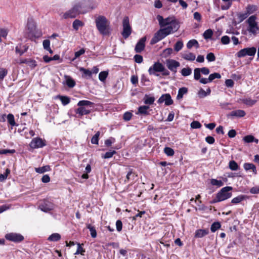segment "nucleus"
Listing matches in <instances>:
<instances>
[{
    "label": "nucleus",
    "mask_w": 259,
    "mask_h": 259,
    "mask_svg": "<svg viewBox=\"0 0 259 259\" xmlns=\"http://www.w3.org/2000/svg\"><path fill=\"white\" fill-rule=\"evenodd\" d=\"M254 137L252 135H247L243 137V140L244 142L249 143L253 142Z\"/></svg>",
    "instance_id": "nucleus-52"
},
{
    "label": "nucleus",
    "mask_w": 259,
    "mask_h": 259,
    "mask_svg": "<svg viewBox=\"0 0 259 259\" xmlns=\"http://www.w3.org/2000/svg\"><path fill=\"white\" fill-rule=\"evenodd\" d=\"M134 60L137 63H141L143 61V57L140 55H135L134 57Z\"/></svg>",
    "instance_id": "nucleus-60"
},
{
    "label": "nucleus",
    "mask_w": 259,
    "mask_h": 259,
    "mask_svg": "<svg viewBox=\"0 0 259 259\" xmlns=\"http://www.w3.org/2000/svg\"><path fill=\"white\" fill-rule=\"evenodd\" d=\"M8 71L6 69L1 68H0V79H3L7 74Z\"/></svg>",
    "instance_id": "nucleus-62"
},
{
    "label": "nucleus",
    "mask_w": 259,
    "mask_h": 259,
    "mask_svg": "<svg viewBox=\"0 0 259 259\" xmlns=\"http://www.w3.org/2000/svg\"><path fill=\"white\" fill-rule=\"evenodd\" d=\"M248 197L246 195H240L232 199L231 200V203L233 204H238L244 200L246 199Z\"/></svg>",
    "instance_id": "nucleus-25"
},
{
    "label": "nucleus",
    "mask_w": 259,
    "mask_h": 259,
    "mask_svg": "<svg viewBox=\"0 0 259 259\" xmlns=\"http://www.w3.org/2000/svg\"><path fill=\"white\" fill-rule=\"evenodd\" d=\"M87 13L86 10H82V6L80 5L79 1L73 6V7L67 12L60 15V16L65 19L68 18H74L79 14H84Z\"/></svg>",
    "instance_id": "nucleus-2"
},
{
    "label": "nucleus",
    "mask_w": 259,
    "mask_h": 259,
    "mask_svg": "<svg viewBox=\"0 0 259 259\" xmlns=\"http://www.w3.org/2000/svg\"><path fill=\"white\" fill-rule=\"evenodd\" d=\"M221 75L219 73L214 72L213 73L210 74L208 77V80L210 82L212 81L215 78H221Z\"/></svg>",
    "instance_id": "nucleus-45"
},
{
    "label": "nucleus",
    "mask_w": 259,
    "mask_h": 259,
    "mask_svg": "<svg viewBox=\"0 0 259 259\" xmlns=\"http://www.w3.org/2000/svg\"><path fill=\"white\" fill-rule=\"evenodd\" d=\"M100 135V132L99 131L97 132L95 135L92 137L91 139V143L93 144L98 145L99 143V137Z\"/></svg>",
    "instance_id": "nucleus-40"
},
{
    "label": "nucleus",
    "mask_w": 259,
    "mask_h": 259,
    "mask_svg": "<svg viewBox=\"0 0 259 259\" xmlns=\"http://www.w3.org/2000/svg\"><path fill=\"white\" fill-rule=\"evenodd\" d=\"M173 50L171 48H167L163 51V56L164 57H167L172 54Z\"/></svg>",
    "instance_id": "nucleus-58"
},
{
    "label": "nucleus",
    "mask_w": 259,
    "mask_h": 259,
    "mask_svg": "<svg viewBox=\"0 0 259 259\" xmlns=\"http://www.w3.org/2000/svg\"><path fill=\"white\" fill-rule=\"evenodd\" d=\"M201 71L200 68H196L194 70V78L198 80L201 78Z\"/></svg>",
    "instance_id": "nucleus-48"
},
{
    "label": "nucleus",
    "mask_w": 259,
    "mask_h": 259,
    "mask_svg": "<svg viewBox=\"0 0 259 259\" xmlns=\"http://www.w3.org/2000/svg\"><path fill=\"white\" fill-rule=\"evenodd\" d=\"M149 108L148 106H140L138 108V112L139 113L143 115H148L149 114L148 110Z\"/></svg>",
    "instance_id": "nucleus-30"
},
{
    "label": "nucleus",
    "mask_w": 259,
    "mask_h": 259,
    "mask_svg": "<svg viewBox=\"0 0 259 259\" xmlns=\"http://www.w3.org/2000/svg\"><path fill=\"white\" fill-rule=\"evenodd\" d=\"M30 147L32 148H42L46 145L45 142L40 138H35L32 140Z\"/></svg>",
    "instance_id": "nucleus-13"
},
{
    "label": "nucleus",
    "mask_w": 259,
    "mask_h": 259,
    "mask_svg": "<svg viewBox=\"0 0 259 259\" xmlns=\"http://www.w3.org/2000/svg\"><path fill=\"white\" fill-rule=\"evenodd\" d=\"M165 63L168 69L174 74L177 72V68L180 66V62L173 59L166 60Z\"/></svg>",
    "instance_id": "nucleus-10"
},
{
    "label": "nucleus",
    "mask_w": 259,
    "mask_h": 259,
    "mask_svg": "<svg viewBox=\"0 0 259 259\" xmlns=\"http://www.w3.org/2000/svg\"><path fill=\"white\" fill-rule=\"evenodd\" d=\"M61 239V235L58 233H53L52 235H51L49 238H48V240L50 241H57Z\"/></svg>",
    "instance_id": "nucleus-34"
},
{
    "label": "nucleus",
    "mask_w": 259,
    "mask_h": 259,
    "mask_svg": "<svg viewBox=\"0 0 259 259\" xmlns=\"http://www.w3.org/2000/svg\"><path fill=\"white\" fill-rule=\"evenodd\" d=\"M77 106L93 108L94 106V103L88 100H81L78 102Z\"/></svg>",
    "instance_id": "nucleus-21"
},
{
    "label": "nucleus",
    "mask_w": 259,
    "mask_h": 259,
    "mask_svg": "<svg viewBox=\"0 0 259 259\" xmlns=\"http://www.w3.org/2000/svg\"><path fill=\"white\" fill-rule=\"evenodd\" d=\"M243 167L245 170L247 171L249 170H252V172L256 175L257 174V170L256 167L254 164L251 163H245L243 164Z\"/></svg>",
    "instance_id": "nucleus-23"
},
{
    "label": "nucleus",
    "mask_w": 259,
    "mask_h": 259,
    "mask_svg": "<svg viewBox=\"0 0 259 259\" xmlns=\"http://www.w3.org/2000/svg\"><path fill=\"white\" fill-rule=\"evenodd\" d=\"M232 190V187L230 186H226L223 188L216 194V197L210 202V203H215L230 198L232 196V194L231 192H229V191Z\"/></svg>",
    "instance_id": "nucleus-3"
},
{
    "label": "nucleus",
    "mask_w": 259,
    "mask_h": 259,
    "mask_svg": "<svg viewBox=\"0 0 259 259\" xmlns=\"http://www.w3.org/2000/svg\"><path fill=\"white\" fill-rule=\"evenodd\" d=\"M77 244V250L74 254H83V253L85 252L84 249L81 247V244L80 243H78Z\"/></svg>",
    "instance_id": "nucleus-56"
},
{
    "label": "nucleus",
    "mask_w": 259,
    "mask_h": 259,
    "mask_svg": "<svg viewBox=\"0 0 259 259\" xmlns=\"http://www.w3.org/2000/svg\"><path fill=\"white\" fill-rule=\"evenodd\" d=\"M122 31L121 34L124 39H127L131 34L132 28L130 24L128 17H125L122 20Z\"/></svg>",
    "instance_id": "nucleus-5"
},
{
    "label": "nucleus",
    "mask_w": 259,
    "mask_h": 259,
    "mask_svg": "<svg viewBox=\"0 0 259 259\" xmlns=\"http://www.w3.org/2000/svg\"><path fill=\"white\" fill-rule=\"evenodd\" d=\"M229 167L232 170H237L239 167L237 162L234 160L229 162Z\"/></svg>",
    "instance_id": "nucleus-37"
},
{
    "label": "nucleus",
    "mask_w": 259,
    "mask_h": 259,
    "mask_svg": "<svg viewBox=\"0 0 259 259\" xmlns=\"http://www.w3.org/2000/svg\"><path fill=\"white\" fill-rule=\"evenodd\" d=\"M194 46L196 48H198L199 47L198 42L197 41V40L194 39L189 40L187 44V47L189 49L192 48Z\"/></svg>",
    "instance_id": "nucleus-31"
},
{
    "label": "nucleus",
    "mask_w": 259,
    "mask_h": 259,
    "mask_svg": "<svg viewBox=\"0 0 259 259\" xmlns=\"http://www.w3.org/2000/svg\"><path fill=\"white\" fill-rule=\"evenodd\" d=\"M243 103L248 106H252L255 104L256 101L255 100H252L251 98H245L242 100Z\"/></svg>",
    "instance_id": "nucleus-33"
},
{
    "label": "nucleus",
    "mask_w": 259,
    "mask_h": 259,
    "mask_svg": "<svg viewBox=\"0 0 259 259\" xmlns=\"http://www.w3.org/2000/svg\"><path fill=\"white\" fill-rule=\"evenodd\" d=\"M97 29L103 35H108L110 33V23L107 19L103 16H99L95 19Z\"/></svg>",
    "instance_id": "nucleus-1"
},
{
    "label": "nucleus",
    "mask_w": 259,
    "mask_h": 259,
    "mask_svg": "<svg viewBox=\"0 0 259 259\" xmlns=\"http://www.w3.org/2000/svg\"><path fill=\"white\" fill-rule=\"evenodd\" d=\"M10 172V169L7 168L6 170V172L4 174H0V182H3L5 180H6L8 177V174Z\"/></svg>",
    "instance_id": "nucleus-59"
},
{
    "label": "nucleus",
    "mask_w": 259,
    "mask_h": 259,
    "mask_svg": "<svg viewBox=\"0 0 259 259\" xmlns=\"http://www.w3.org/2000/svg\"><path fill=\"white\" fill-rule=\"evenodd\" d=\"M168 35H169L168 33L167 32L164 28L160 29L154 34L150 41V44L154 45L156 44Z\"/></svg>",
    "instance_id": "nucleus-6"
},
{
    "label": "nucleus",
    "mask_w": 259,
    "mask_h": 259,
    "mask_svg": "<svg viewBox=\"0 0 259 259\" xmlns=\"http://www.w3.org/2000/svg\"><path fill=\"white\" fill-rule=\"evenodd\" d=\"M79 70L83 73V75L85 77H90L92 76V72L89 69H85L84 68H80Z\"/></svg>",
    "instance_id": "nucleus-49"
},
{
    "label": "nucleus",
    "mask_w": 259,
    "mask_h": 259,
    "mask_svg": "<svg viewBox=\"0 0 259 259\" xmlns=\"http://www.w3.org/2000/svg\"><path fill=\"white\" fill-rule=\"evenodd\" d=\"M57 98H58L60 100L62 104L64 106H66L70 102V99L68 97L58 95L57 96Z\"/></svg>",
    "instance_id": "nucleus-29"
},
{
    "label": "nucleus",
    "mask_w": 259,
    "mask_h": 259,
    "mask_svg": "<svg viewBox=\"0 0 259 259\" xmlns=\"http://www.w3.org/2000/svg\"><path fill=\"white\" fill-rule=\"evenodd\" d=\"M210 183L213 186H216L218 187H220L224 185L223 182L221 180H218L217 179H212Z\"/></svg>",
    "instance_id": "nucleus-44"
},
{
    "label": "nucleus",
    "mask_w": 259,
    "mask_h": 259,
    "mask_svg": "<svg viewBox=\"0 0 259 259\" xmlns=\"http://www.w3.org/2000/svg\"><path fill=\"white\" fill-rule=\"evenodd\" d=\"M146 40V37L145 36L142 37L137 43L135 48V51L137 53H141L145 48V41Z\"/></svg>",
    "instance_id": "nucleus-17"
},
{
    "label": "nucleus",
    "mask_w": 259,
    "mask_h": 259,
    "mask_svg": "<svg viewBox=\"0 0 259 259\" xmlns=\"http://www.w3.org/2000/svg\"><path fill=\"white\" fill-rule=\"evenodd\" d=\"M179 23L175 20H172L168 26L164 27V29L168 33V34L176 32L179 28Z\"/></svg>",
    "instance_id": "nucleus-14"
},
{
    "label": "nucleus",
    "mask_w": 259,
    "mask_h": 259,
    "mask_svg": "<svg viewBox=\"0 0 259 259\" xmlns=\"http://www.w3.org/2000/svg\"><path fill=\"white\" fill-rule=\"evenodd\" d=\"M256 52V49L255 47L246 48L238 51L237 53V56L239 58L244 57L247 55L254 56Z\"/></svg>",
    "instance_id": "nucleus-8"
},
{
    "label": "nucleus",
    "mask_w": 259,
    "mask_h": 259,
    "mask_svg": "<svg viewBox=\"0 0 259 259\" xmlns=\"http://www.w3.org/2000/svg\"><path fill=\"white\" fill-rule=\"evenodd\" d=\"M213 34V31L211 29H208L205 30L203 33V37L205 39L211 38Z\"/></svg>",
    "instance_id": "nucleus-42"
},
{
    "label": "nucleus",
    "mask_w": 259,
    "mask_h": 259,
    "mask_svg": "<svg viewBox=\"0 0 259 259\" xmlns=\"http://www.w3.org/2000/svg\"><path fill=\"white\" fill-rule=\"evenodd\" d=\"M27 28L31 36H35L36 25L32 18H28Z\"/></svg>",
    "instance_id": "nucleus-16"
},
{
    "label": "nucleus",
    "mask_w": 259,
    "mask_h": 259,
    "mask_svg": "<svg viewBox=\"0 0 259 259\" xmlns=\"http://www.w3.org/2000/svg\"><path fill=\"white\" fill-rule=\"evenodd\" d=\"M134 177L135 176L133 174V170L130 169L126 175V179L125 180V182H128L130 179L134 180Z\"/></svg>",
    "instance_id": "nucleus-55"
},
{
    "label": "nucleus",
    "mask_w": 259,
    "mask_h": 259,
    "mask_svg": "<svg viewBox=\"0 0 259 259\" xmlns=\"http://www.w3.org/2000/svg\"><path fill=\"white\" fill-rule=\"evenodd\" d=\"M164 65L159 62H155L153 65L151 66L148 69V72L150 75H155L158 76L156 72H160Z\"/></svg>",
    "instance_id": "nucleus-11"
},
{
    "label": "nucleus",
    "mask_w": 259,
    "mask_h": 259,
    "mask_svg": "<svg viewBox=\"0 0 259 259\" xmlns=\"http://www.w3.org/2000/svg\"><path fill=\"white\" fill-rule=\"evenodd\" d=\"M157 19L159 22V24L161 27H166L168 26L169 24L171 22L172 20L170 18H167L165 19H164L162 16L160 15H158L157 16Z\"/></svg>",
    "instance_id": "nucleus-19"
},
{
    "label": "nucleus",
    "mask_w": 259,
    "mask_h": 259,
    "mask_svg": "<svg viewBox=\"0 0 259 259\" xmlns=\"http://www.w3.org/2000/svg\"><path fill=\"white\" fill-rule=\"evenodd\" d=\"M256 17L255 15H252L247 20L248 24L247 30L254 35L259 33V26L256 22Z\"/></svg>",
    "instance_id": "nucleus-4"
},
{
    "label": "nucleus",
    "mask_w": 259,
    "mask_h": 259,
    "mask_svg": "<svg viewBox=\"0 0 259 259\" xmlns=\"http://www.w3.org/2000/svg\"><path fill=\"white\" fill-rule=\"evenodd\" d=\"M257 7L254 5H248L246 7V12L249 15L256 11Z\"/></svg>",
    "instance_id": "nucleus-26"
},
{
    "label": "nucleus",
    "mask_w": 259,
    "mask_h": 259,
    "mask_svg": "<svg viewBox=\"0 0 259 259\" xmlns=\"http://www.w3.org/2000/svg\"><path fill=\"white\" fill-rule=\"evenodd\" d=\"M133 114L130 112H126L123 116V119L125 121H129L131 119Z\"/></svg>",
    "instance_id": "nucleus-57"
},
{
    "label": "nucleus",
    "mask_w": 259,
    "mask_h": 259,
    "mask_svg": "<svg viewBox=\"0 0 259 259\" xmlns=\"http://www.w3.org/2000/svg\"><path fill=\"white\" fill-rule=\"evenodd\" d=\"M116 153L115 150H110L106 152L104 154L102 155V157L104 159H108L111 158Z\"/></svg>",
    "instance_id": "nucleus-35"
},
{
    "label": "nucleus",
    "mask_w": 259,
    "mask_h": 259,
    "mask_svg": "<svg viewBox=\"0 0 259 259\" xmlns=\"http://www.w3.org/2000/svg\"><path fill=\"white\" fill-rule=\"evenodd\" d=\"M209 231L208 229H199L197 230L195 233L196 238H202L208 234Z\"/></svg>",
    "instance_id": "nucleus-22"
},
{
    "label": "nucleus",
    "mask_w": 259,
    "mask_h": 259,
    "mask_svg": "<svg viewBox=\"0 0 259 259\" xmlns=\"http://www.w3.org/2000/svg\"><path fill=\"white\" fill-rule=\"evenodd\" d=\"M192 73V69L189 68H184L181 70V74L184 76H187Z\"/></svg>",
    "instance_id": "nucleus-43"
},
{
    "label": "nucleus",
    "mask_w": 259,
    "mask_h": 259,
    "mask_svg": "<svg viewBox=\"0 0 259 259\" xmlns=\"http://www.w3.org/2000/svg\"><path fill=\"white\" fill-rule=\"evenodd\" d=\"M7 120L8 123L12 126H14L16 125L15 121L14 116L12 114H9L7 115Z\"/></svg>",
    "instance_id": "nucleus-39"
},
{
    "label": "nucleus",
    "mask_w": 259,
    "mask_h": 259,
    "mask_svg": "<svg viewBox=\"0 0 259 259\" xmlns=\"http://www.w3.org/2000/svg\"><path fill=\"white\" fill-rule=\"evenodd\" d=\"M5 238L12 242L19 243L22 241L24 238L20 234L16 233H10L5 235Z\"/></svg>",
    "instance_id": "nucleus-9"
},
{
    "label": "nucleus",
    "mask_w": 259,
    "mask_h": 259,
    "mask_svg": "<svg viewBox=\"0 0 259 259\" xmlns=\"http://www.w3.org/2000/svg\"><path fill=\"white\" fill-rule=\"evenodd\" d=\"M155 101V98L153 97H148V95H146L144 98V103L145 104L151 105L153 104Z\"/></svg>",
    "instance_id": "nucleus-38"
},
{
    "label": "nucleus",
    "mask_w": 259,
    "mask_h": 259,
    "mask_svg": "<svg viewBox=\"0 0 259 259\" xmlns=\"http://www.w3.org/2000/svg\"><path fill=\"white\" fill-rule=\"evenodd\" d=\"M28 66H29L31 68H34L36 66V62L30 59H28L27 64Z\"/></svg>",
    "instance_id": "nucleus-63"
},
{
    "label": "nucleus",
    "mask_w": 259,
    "mask_h": 259,
    "mask_svg": "<svg viewBox=\"0 0 259 259\" xmlns=\"http://www.w3.org/2000/svg\"><path fill=\"white\" fill-rule=\"evenodd\" d=\"M188 93V89L186 87L180 88L178 91V94L177 96V100H180L183 98V95Z\"/></svg>",
    "instance_id": "nucleus-27"
},
{
    "label": "nucleus",
    "mask_w": 259,
    "mask_h": 259,
    "mask_svg": "<svg viewBox=\"0 0 259 259\" xmlns=\"http://www.w3.org/2000/svg\"><path fill=\"white\" fill-rule=\"evenodd\" d=\"M221 227V224L218 222H214L211 226L210 230L212 232H215L217 230L220 229Z\"/></svg>",
    "instance_id": "nucleus-46"
},
{
    "label": "nucleus",
    "mask_w": 259,
    "mask_h": 259,
    "mask_svg": "<svg viewBox=\"0 0 259 259\" xmlns=\"http://www.w3.org/2000/svg\"><path fill=\"white\" fill-rule=\"evenodd\" d=\"M158 103L161 104L164 102L166 106L171 105L173 104V100L169 94H163L158 100Z\"/></svg>",
    "instance_id": "nucleus-15"
},
{
    "label": "nucleus",
    "mask_w": 259,
    "mask_h": 259,
    "mask_svg": "<svg viewBox=\"0 0 259 259\" xmlns=\"http://www.w3.org/2000/svg\"><path fill=\"white\" fill-rule=\"evenodd\" d=\"M39 208L42 211L47 212L54 208L53 204L47 200H44L39 205Z\"/></svg>",
    "instance_id": "nucleus-12"
},
{
    "label": "nucleus",
    "mask_w": 259,
    "mask_h": 259,
    "mask_svg": "<svg viewBox=\"0 0 259 259\" xmlns=\"http://www.w3.org/2000/svg\"><path fill=\"white\" fill-rule=\"evenodd\" d=\"M183 47V43L182 41H178L174 46V50L176 52L180 51Z\"/></svg>",
    "instance_id": "nucleus-50"
},
{
    "label": "nucleus",
    "mask_w": 259,
    "mask_h": 259,
    "mask_svg": "<svg viewBox=\"0 0 259 259\" xmlns=\"http://www.w3.org/2000/svg\"><path fill=\"white\" fill-rule=\"evenodd\" d=\"M108 73L107 71H101L99 74V79L101 81H104L107 77Z\"/></svg>",
    "instance_id": "nucleus-47"
},
{
    "label": "nucleus",
    "mask_w": 259,
    "mask_h": 259,
    "mask_svg": "<svg viewBox=\"0 0 259 259\" xmlns=\"http://www.w3.org/2000/svg\"><path fill=\"white\" fill-rule=\"evenodd\" d=\"M83 25V23L81 21L78 19L75 20L72 24L73 28L75 30H77L79 27L82 26Z\"/></svg>",
    "instance_id": "nucleus-36"
},
{
    "label": "nucleus",
    "mask_w": 259,
    "mask_h": 259,
    "mask_svg": "<svg viewBox=\"0 0 259 259\" xmlns=\"http://www.w3.org/2000/svg\"><path fill=\"white\" fill-rule=\"evenodd\" d=\"M87 228L89 229L92 237L96 238L97 237V232L95 227L91 224H87Z\"/></svg>",
    "instance_id": "nucleus-32"
},
{
    "label": "nucleus",
    "mask_w": 259,
    "mask_h": 259,
    "mask_svg": "<svg viewBox=\"0 0 259 259\" xmlns=\"http://www.w3.org/2000/svg\"><path fill=\"white\" fill-rule=\"evenodd\" d=\"M206 59L208 62H213L215 60V57L213 53H209L206 56Z\"/></svg>",
    "instance_id": "nucleus-61"
},
{
    "label": "nucleus",
    "mask_w": 259,
    "mask_h": 259,
    "mask_svg": "<svg viewBox=\"0 0 259 259\" xmlns=\"http://www.w3.org/2000/svg\"><path fill=\"white\" fill-rule=\"evenodd\" d=\"M182 57L184 59L191 61H194L196 58L195 55L190 52L183 53Z\"/></svg>",
    "instance_id": "nucleus-24"
},
{
    "label": "nucleus",
    "mask_w": 259,
    "mask_h": 259,
    "mask_svg": "<svg viewBox=\"0 0 259 259\" xmlns=\"http://www.w3.org/2000/svg\"><path fill=\"white\" fill-rule=\"evenodd\" d=\"M79 107L75 110L76 114L82 116L84 115L89 114L92 110V108H87L83 106H78Z\"/></svg>",
    "instance_id": "nucleus-18"
},
{
    "label": "nucleus",
    "mask_w": 259,
    "mask_h": 259,
    "mask_svg": "<svg viewBox=\"0 0 259 259\" xmlns=\"http://www.w3.org/2000/svg\"><path fill=\"white\" fill-rule=\"evenodd\" d=\"M164 153L168 156H171L174 155V150L170 147H165L164 149Z\"/></svg>",
    "instance_id": "nucleus-51"
},
{
    "label": "nucleus",
    "mask_w": 259,
    "mask_h": 259,
    "mask_svg": "<svg viewBox=\"0 0 259 259\" xmlns=\"http://www.w3.org/2000/svg\"><path fill=\"white\" fill-rule=\"evenodd\" d=\"M35 170L38 174H43L46 171H50L51 168L49 165H46L42 167L35 168Z\"/></svg>",
    "instance_id": "nucleus-28"
},
{
    "label": "nucleus",
    "mask_w": 259,
    "mask_h": 259,
    "mask_svg": "<svg viewBox=\"0 0 259 259\" xmlns=\"http://www.w3.org/2000/svg\"><path fill=\"white\" fill-rule=\"evenodd\" d=\"M23 50H21L18 46H17L15 48V51L16 53L19 54L20 56L22 55L24 53L27 52L28 50V47L26 46H23Z\"/></svg>",
    "instance_id": "nucleus-41"
},
{
    "label": "nucleus",
    "mask_w": 259,
    "mask_h": 259,
    "mask_svg": "<svg viewBox=\"0 0 259 259\" xmlns=\"http://www.w3.org/2000/svg\"><path fill=\"white\" fill-rule=\"evenodd\" d=\"M224 2H227V3L225 5H222L221 8L222 10H226L230 8L232 5L231 0H222Z\"/></svg>",
    "instance_id": "nucleus-54"
},
{
    "label": "nucleus",
    "mask_w": 259,
    "mask_h": 259,
    "mask_svg": "<svg viewBox=\"0 0 259 259\" xmlns=\"http://www.w3.org/2000/svg\"><path fill=\"white\" fill-rule=\"evenodd\" d=\"M80 5L82 6V10H86L87 13L90 10L96 9L98 4L92 0H79Z\"/></svg>",
    "instance_id": "nucleus-7"
},
{
    "label": "nucleus",
    "mask_w": 259,
    "mask_h": 259,
    "mask_svg": "<svg viewBox=\"0 0 259 259\" xmlns=\"http://www.w3.org/2000/svg\"><path fill=\"white\" fill-rule=\"evenodd\" d=\"M66 84L69 88H73L75 85V82L72 78H70L67 79Z\"/></svg>",
    "instance_id": "nucleus-64"
},
{
    "label": "nucleus",
    "mask_w": 259,
    "mask_h": 259,
    "mask_svg": "<svg viewBox=\"0 0 259 259\" xmlns=\"http://www.w3.org/2000/svg\"><path fill=\"white\" fill-rule=\"evenodd\" d=\"M191 127L193 129L200 128L201 127V123L198 121H193L191 123Z\"/></svg>",
    "instance_id": "nucleus-53"
},
{
    "label": "nucleus",
    "mask_w": 259,
    "mask_h": 259,
    "mask_svg": "<svg viewBox=\"0 0 259 259\" xmlns=\"http://www.w3.org/2000/svg\"><path fill=\"white\" fill-rule=\"evenodd\" d=\"M246 115L245 112L243 110H236L231 112L229 114H227V117H236L241 118L244 117Z\"/></svg>",
    "instance_id": "nucleus-20"
}]
</instances>
